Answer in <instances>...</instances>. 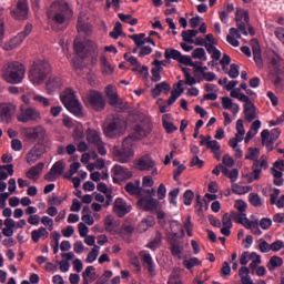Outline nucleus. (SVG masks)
I'll list each match as a JSON object with an SVG mask.
<instances>
[{"label":"nucleus","mask_w":284,"mask_h":284,"mask_svg":"<svg viewBox=\"0 0 284 284\" xmlns=\"http://www.w3.org/2000/svg\"><path fill=\"white\" fill-rule=\"evenodd\" d=\"M245 221H246V226L244 227L246 230H251L252 234H255V236H261V234H263V232L258 227V220L256 221L245 220Z\"/></svg>","instance_id":"obj_35"},{"label":"nucleus","mask_w":284,"mask_h":284,"mask_svg":"<svg viewBox=\"0 0 284 284\" xmlns=\"http://www.w3.org/2000/svg\"><path fill=\"white\" fill-rule=\"evenodd\" d=\"M48 236H50V233L48 232V230L43 226H41L38 230H33L31 232V239L33 241V243H39V241L41 239H43V241H45V239H48Z\"/></svg>","instance_id":"obj_27"},{"label":"nucleus","mask_w":284,"mask_h":284,"mask_svg":"<svg viewBox=\"0 0 284 284\" xmlns=\"http://www.w3.org/2000/svg\"><path fill=\"white\" fill-rule=\"evenodd\" d=\"M87 141L92 145H101V143L103 142L101 140V135L94 129L87 130Z\"/></svg>","instance_id":"obj_29"},{"label":"nucleus","mask_w":284,"mask_h":284,"mask_svg":"<svg viewBox=\"0 0 284 284\" xmlns=\"http://www.w3.org/2000/svg\"><path fill=\"white\" fill-rule=\"evenodd\" d=\"M183 199L184 205H192V201L194 200V192H192V190H186L183 194Z\"/></svg>","instance_id":"obj_58"},{"label":"nucleus","mask_w":284,"mask_h":284,"mask_svg":"<svg viewBox=\"0 0 284 284\" xmlns=\"http://www.w3.org/2000/svg\"><path fill=\"white\" fill-rule=\"evenodd\" d=\"M100 63L102 65L103 74H112V72H114L112 64H110V62L108 61V58H105V55L100 57Z\"/></svg>","instance_id":"obj_37"},{"label":"nucleus","mask_w":284,"mask_h":284,"mask_svg":"<svg viewBox=\"0 0 284 284\" xmlns=\"http://www.w3.org/2000/svg\"><path fill=\"white\" fill-rule=\"evenodd\" d=\"M223 174L230 179L231 183H236V181H239V169H223Z\"/></svg>","instance_id":"obj_40"},{"label":"nucleus","mask_w":284,"mask_h":284,"mask_svg":"<svg viewBox=\"0 0 284 284\" xmlns=\"http://www.w3.org/2000/svg\"><path fill=\"white\" fill-rule=\"evenodd\" d=\"M99 250H101V247L98 245H94L91 252H89L85 258V263H94V261H97V258L99 257Z\"/></svg>","instance_id":"obj_46"},{"label":"nucleus","mask_w":284,"mask_h":284,"mask_svg":"<svg viewBox=\"0 0 284 284\" xmlns=\"http://www.w3.org/2000/svg\"><path fill=\"white\" fill-rule=\"evenodd\" d=\"M28 0H18L16 18L19 19V21H26V19H28Z\"/></svg>","instance_id":"obj_21"},{"label":"nucleus","mask_w":284,"mask_h":284,"mask_svg":"<svg viewBox=\"0 0 284 284\" xmlns=\"http://www.w3.org/2000/svg\"><path fill=\"white\" fill-rule=\"evenodd\" d=\"M178 63H182V65H189L190 68H194V62L192 61V58H190V55H183V53H181Z\"/></svg>","instance_id":"obj_57"},{"label":"nucleus","mask_w":284,"mask_h":284,"mask_svg":"<svg viewBox=\"0 0 284 284\" xmlns=\"http://www.w3.org/2000/svg\"><path fill=\"white\" fill-rule=\"evenodd\" d=\"M77 29H78V32H88L90 30V24L83 21V18L79 17Z\"/></svg>","instance_id":"obj_53"},{"label":"nucleus","mask_w":284,"mask_h":284,"mask_svg":"<svg viewBox=\"0 0 284 284\" xmlns=\"http://www.w3.org/2000/svg\"><path fill=\"white\" fill-rule=\"evenodd\" d=\"M12 114H14V105L2 103L0 104V119L8 123L12 119Z\"/></svg>","instance_id":"obj_23"},{"label":"nucleus","mask_w":284,"mask_h":284,"mask_svg":"<svg viewBox=\"0 0 284 284\" xmlns=\"http://www.w3.org/2000/svg\"><path fill=\"white\" fill-rule=\"evenodd\" d=\"M118 17L120 21H122L123 23H129V26H136V23H139V19L132 18V16L130 14L119 13Z\"/></svg>","instance_id":"obj_43"},{"label":"nucleus","mask_w":284,"mask_h":284,"mask_svg":"<svg viewBox=\"0 0 284 284\" xmlns=\"http://www.w3.org/2000/svg\"><path fill=\"white\" fill-rule=\"evenodd\" d=\"M94 266H87V268L84 270V272L82 273V277L83 280L85 278H94L97 276V273H94ZM93 272V273H92Z\"/></svg>","instance_id":"obj_61"},{"label":"nucleus","mask_w":284,"mask_h":284,"mask_svg":"<svg viewBox=\"0 0 284 284\" xmlns=\"http://www.w3.org/2000/svg\"><path fill=\"white\" fill-rule=\"evenodd\" d=\"M240 70H241V67H239V64L233 63L231 64V69L227 72V74L231 79H237L239 74H241Z\"/></svg>","instance_id":"obj_56"},{"label":"nucleus","mask_w":284,"mask_h":284,"mask_svg":"<svg viewBox=\"0 0 284 284\" xmlns=\"http://www.w3.org/2000/svg\"><path fill=\"white\" fill-rule=\"evenodd\" d=\"M45 152V148L41 144H36L28 153L26 156V161L28 165H33V163H37L39 159L43 156Z\"/></svg>","instance_id":"obj_17"},{"label":"nucleus","mask_w":284,"mask_h":284,"mask_svg":"<svg viewBox=\"0 0 284 284\" xmlns=\"http://www.w3.org/2000/svg\"><path fill=\"white\" fill-rule=\"evenodd\" d=\"M63 88V79L59 75H51L45 82L47 94H54Z\"/></svg>","instance_id":"obj_14"},{"label":"nucleus","mask_w":284,"mask_h":284,"mask_svg":"<svg viewBox=\"0 0 284 284\" xmlns=\"http://www.w3.org/2000/svg\"><path fill=\"white\" fill-rule=\"evenodd\" d=\"M43 168H45V163L43 162H39L37 165L31 166L26 173L27 179H30L31 181H39L41 172H43Z\"/></svg>","instance_id":"obj_22"},{"label":"nucleus","mask_w":284,"mask_h":284,"mask_svg":"<svg viewBox=\"0 0 284 284\" xmlns=\"http://www.w3.org/2000/svg\"><path fill=\"white\" fill-rule=\"evenodd\" d=\"M152 65H154V68L151 70V81L153 83H159V81H161V72H163V67H161L160 60H154Z\"/></svg>","instance_id":"obj_26"},{"label":"nucleus","mask_w":284,"mask_h":284,"mask_svg":"<svg viewBox=\"0 0 284 284\" xmlns=\"http://www.w3.org/2000/svg\"><path fill=\"white\" fill-rule=\"evenodd\" d=\"M64 171H65V162H63V160L57 161L51 166V172H54L58 176H61Z\"/></svg>","instance_id":"obj_41"},{"label":"nucleus","mask_w":284,"mask_h":284,"mask_svg":"<svg viewBox=\"0 0 284 284\" xmlns=\"http://www.w3.org/2000/svg\"><path fill=\"white\" fill-rule=\"evenodd\" d=\"M283 265V258L276 255L272 256L268 261V270H276V267H281Z\"/></svg>","instance_id":"obj_48"},{"label":"nucleus","mask_w":284,"mask_h":284,"mask_svg":"<svg viewBox=\"0 0 284 284\" xmlns=\"http://www.w3.org/2000/svg\"><path fill=\"white\" fill-rule=\"evenodd\" d=\"M169 116H170L169 114H164V115L162 116V125H163V128H164V130H165V132H166L168 134H172L173 132H176V130H179V128H176V126L174 125V123L169 122V121L166 120Z\"/></svg>","instance_id":"obj_36"},{"label":"nucleus","mask_w":284,"mask_h":284,"mask_svg":"<svg viewBox=\"0 0 284 284\" xmlns=\"http://www.w3.org/2000/svg\"><path fill=\"white\" fill-rule=\"evenodd\" d=\"M231 219L232 221H234L235 223H240V225H243L244 227L247 225L246 221H250V219H247V215L245 213H239V212H232Z\"/></svg>","instance_id":"obj_34"},{"label":"nucleus","mask_w":284,"mask_h":284,"mask_svg":"<svg viewBox=\"0 0 284 284\" xmlns=\"http://www.w3.org/2000/svg\"><path fill=\"white\" fill-rule=\"evenodd\" d=\"M2 79L12 85L22 83L26 79V67L17 61L6 63L2 67Z\"/></svg>","instance_id":"obj_3"},{"label":"nucleus","mask_w":284,"mask_h":284,"mask_svg":"<svg viewBox=\"0 0 284 284\" xmlns=\"http://www.w3.org/2000/svg\"><path fill=\"white\" fill-rule=\"evenodd\" d=\"M129 39H132V41H134L138 48L145 45V33L132 34V36H129Z\"/></svg>","instance_id":"obj_45"},{"label":"nucleus","mask_w":284,"mask_h":284,"mask_svg":"<svg viewBox=\"0 0 284 284\" xmlns=\"http://www.w3.org/2000/svg\"><path fill=\"white\" fill-rule=\"evenodd\" d=\"M109 100V104L112 106V108H119V105H123V102L121 101V99L119 98V93H115L113 95H110L108 98Z\"/></svg>","instance_id":"obj_54"},{"label":"nucleus","mask_w":284,"mask_h":284,"mask_svg":"<svg viewBox=\"0 0 284 284\" xmlns=\"http://www.w3.org/2000/svg\"><path fill=\"white\" fill-rule=\"evenodd\" d=\"M193 59H203V61H207V57L205 55V49L197 48L192 52Z\"/></svg>","instance_id":"obj_55"},{"label":"nucleus","mask_w":284,"mask_h":284,"mask_svg":"<svg viewBox=\"0 0 284 284\" xmlns=\"http://www.w3.org/2000/svg\"><path fill=\"white\" fill-rule=\"evenodd\" d=\"M124 190L125 192H128V194H131V196H136V194H141V187L132 182L126 183Z\"/></svg>","instance_id":"obj_44"},{"label":"nucleus","mask_w":284,"mask_h":284,"mask_svg":"<svg viewBox=\"0 0 284 284\" xmlns=\"http://www.w3.org/2000/svg\"><path fill=\"white\" fill-rule=\"evenodd\" d=\"M170 251L172 256H175L176 258H181V254H183V246L176 242V239L170 240Z\"/></svg>","instance_id":"obj_31"},{"label":"nucleus","mask_w":284,"mask_h":284,"mask_svg":"<svg viewBox=\"0 0 284 284\" xmlns=\"http://www.w3.org/2000/svg\"><path fill=\"white\" fill-rule=\"evenodd\" d=\"M78 230H79V234L82 239H85V236H88V232H90V230L88 229V226L83 222H80L78 224Z\"/></svg>","instance_id":"obj_63"},{"label":"nucleus","mask_w":284,"mask_h":284,"mask_svg":"<svg viewBox=\"0 0 284 284\" xmlns=\"http://www.w3.org/2000/svg\"><path fill=\"white\" fill-rule=\"evenodd\" d=\"M50 71V62L45 60H38L32 64L29 71V79L33 85H41V83L48 79Z\"/></svg>","instance_id":"obj_5"},{"label":"nucleus","mask_w":284,"mask_h":284,"mask_svg":"<svg viewBox=\"0 0 284 284\" xmlns=\"http://www.w3.org/2000/svg\"><path fill=\"white\" fill-rule=\"evenodd\" d=\"M33 101H36V103H40V105H42L43 108H50V99L40 95V94H33Z\"/></svg>","instance_id":"obj_52"},{"label":"nucleus","mask_w":284,"mask_h":284,"mask_svg":"<svg viewBox=\"0 0 284 284\" xmlns=\"http://www.w3.org/2000/svg\"><path fill=\"white\" fill-rule=\"evenodd\" d=\"M182 265L185 270H192L193 267L201 265V261L197 257L184 258Z\"/></svg>","instance_id":"obj_38"},{"label":"nucleus","mask_w":284,"mask_h":284,"mask_svg":"<svg viewBox=\"0 0 284 284\" xmlns=\"http://www.w3.org/2000/svg\"><path fill=\"white\" fill-rule=\"evenodd\" d=\"M87 103L94 112H103L105 110V98L99 91H90L87 95Z\"/></svg>","instance_id":"obj_9"},{"label":"nucleus","mask_w":284,"mask_h":284,"mask_svg":"<svg viewBox=\"0 0 284 284\" xmlns=\"http://www.w3.org/2000/svg\"><path fill=\"white\" fill-rule=\"evenodd\" d=\"M99 44L92 40L85 41V51H84V59H88V57L91 58V63H97L99 61Z\"/></svg>","instance_id":"obj_16"},{"label":"nucleus","mask_w":284,"mask_h":284,"mask_svg":"<svg viewBox=\"0 0 284 284\" xmlns=\"http://www.w3.org/2000/svg\"><path fill=\"white\" fill-rule=\"evenodd\" d=\"M262 145H265L267 152H272L274 150V142H271L270 139V130L265 129L261 132Z\"/></svg>","instance_id":"obj_32"},{"label":"nucleus","mask_w":284,"mask_h":284,"mask_svg":"<svg viewBox=\"0 0 284 284\" xmlns=\"http://www.w3.org/2000/svg\"><path fill=\"white\" fill-rule=\"evenodd\" d=\"M232 192L234 194H247V192H252V186H241L234 183L232 184Z\"/></svg>","instance_id":"obj_49"},{"label":"nucleus","mask_w":284,"mask_h":284,"mask_svg":"<svg viewBox=\"0 0 284 284\" xmlns=\"http://www.w3.org/2000/svg\"><path fill=\"white\" fill-rule=\"evenodd\" d=\"M112 173H113V183H119V181H128L129 179H132V171L119 164H115L112 168Z\"/></svg>","instance_id":"obj_13"},{"label":"nucleus","mask_w":284,"mask_h":284,"mask_svg":"<svg viewBox=\"0 0 284 284\" xmlns=\"http://www.w3.org/2000/svg\"><path fill=\"white\" fill-rule=\"evenodd\" d=\"M113 154L118 163H130L134 151H132V138H125L122 142V146H114Z\"/></svg>","instance_id":"obj_7"},{"label":"nucleus","mask_w":284,"mask_h":284,"mask_svg":"<svg viewBox=\"0 0 284 284\" xmlns=\"http://www.w3.org/2000/svg\"><path fill=\"white\" fill-rule=\"evenodd\" d=\"M253 59L257 68H263V58L261 55V49L258 47L253 48Z\"/></svg>","instance_id":"obj_50"},{"label":"nucleus","mask_w":284,"mask_h":284,"mask_svg":"<svg viewBox=\"0 0 284 284\" xmlns=\"http://www.w3.org/2000/svg\"><path fill=\"white\" fill-rule=\"evenodd\" d=\"M248 201L253 207H261L263 205V201H261V196L256 193H250L248 194Z\"/></svg>","instance_id":"obj_51"},{"label":"nucleus","mask_w":284,"mask_h":284,"mask_svg":"<svg viewBox=\"0 0 284 284\" xmlns=\"http://www.w3.org/2000/svg\"><path fill=\"white\" fill-rule=\"evenodd\" d=\"M103 132L108 139H119L125 132V121L116 115H110L103 124Z\"/></svg>","instance_id":"obj_4"},{"label":"nucleus","mask_w":284,"mask_h":284,"mask_svg":"<svg viewBox=\"0 0 284 284\" xmlns=\"http://www.w3.org/2000/svg\"><path fill=\"white\" fill-rule=\"evenodd\" d=\"M235 23L237 30H240L244 37H247V34L254 37V34H256L254 27L250 23V12L247 10L241 8L236 9Z\"/></svg>","instance_id":"obj_6"},{"label":"nucleus","mask_w":284,"mask_h":284,"mask_svg":"<svg viewBox=\"0 0 284 284\" xmlns=\"http://www.w3.org/2000/svg\"><path fill=\"white\" fill-rule=\"evenodd\" d=\"M130 264L133 265L135 272H141V262L139 261V256L133 255L130 257Z\"/></svg>","instance_id":"obj_64"},{"label":"nucleus","mask_w":284,"mask_h":284,"mask_svg":"<svg viewBox=\"0 0 284 284\" xmlns=\"http://www.w3.org/2000/svg\"><path fill=\"white\" fill-rule=\"evenodd\" d=\"M32 32V24L28 23L24 27V30L18 33L13 39L10 41V48L11 50H14V48H19L21 43L26 40V37H28Z\"/></svg>","instance_id":"obj_19"},{"label":"nucleus","mask_w":284,"mask_h":284,"mask_svg":"<svg viewBox=\"0 0 284 284\" xmlns=\"http://www.w3.org/2000/svg\"><path fill=\"white\" fill-rule=\"evenodd\" d=\"M74 50L77 52V54H79L80 57H84L85 54V42H75L74 43Z\"/></svg>","instance_id":"obj_62"},{"label":"nucleus","mask_w":284,"mask_h":284,"mask_svg":"<svg viewBox=\"0 0 284 284\" xmlns=\"http://www.w3.org/2000/svg\"><path fill=\"white\" fill-rule=\"evenodd\" d=\"M155 165L156 162L154 161V159H152V155L150 154H144L135 161V168L140 172H150L151 170H154Z\"/></svg>","instance_id":"obj_11"},{"label":"nucleus","mask_w":284,"mask_h":284,"mask_svg":"<svg viewBox=\"0 0 284 284\" xmlns=\"http://www.w3.org/2000/svg\"><path fill=\"white\" fill-rule=\"evenodd\" d=\"M278 136H281V129L276 128L271 130V133L268 135V141L271 143H276V141L278 140Z\"/></svg>","instance_id":"obj_60"},{"label":"nucleus","mask_w":284,"mask_h":284,"mask_svg":"<svg viewBox=\"0 0 284 284\" xmlns=\"http://www.w3.org/2000/svg\"><path fill=\"white\" fill-rule=\"evenodd\" d=\"M104 227L105 232L112 233L114 229L116 227V222H114V216L112 215H106L104 219Z\"/></svg>","instance_id":"obj_42"},{"label":"nucleus","mask_w":284,"mask_h":284,"mask_svg":"<svg viewBox=\"0 0 284 284\" xmlns=\"http://www.w3.org/2000/svg\"><path fill=\"white\" fill-rule=\"evenodd\" d=\"M138 206L140 210H144V212H152L156 207V200L152 196H143L138 201Z\"/></svg>","instance_id":"obj_20"},{"label":"nucleus","mask_w":284,"mask_h":284,"mask_svg":"<svg viewBox=\"0 0 284 284\" xmlns=\"http://www.w3.org/2000/svg\"><path fill=\"white\" fill-rule=\"evenodd\" d=\"M181 51L176 50V49H166L164 52V57L165 59H168V61H170V59H173V61H178L181 59Z\"/></svg>","instance_id":"obj_39"},{"label":"nucleus","mask_w":284,"mask_h":284,"mask_svg":"<svg viewBox=\"0 0 284 284\" xmlns=\"http://www.w3.org/2000/svg\"><path fill=\"white\" fill-rule=\"evenodd\" d=\"M27 139L30 141H39V143H43L45 141V136H48L45 129L41 125L36 128L28 129L26 132Z\"/></svg>","instance_id":"obj_15"},{"label":"nucleus","mask_w":284,"mask_h":284,"mask_svg":"<svg viewBox=\"0 0 284 284\" xmlns=\"http://www.w3.org/2000/svg\"><path fill=\"white\" fill-rule=\"evenodd\" d=\"M41 112L33 106L20 105V114L17 116L19 123H30V121H39Z\"/></svg>","instance_id":"obj_8"},{"label":"nucleus","mask_w":284,"mask_h":284,"mask_svg":"<svg viewBox=\"0 0 284 284\" xmlns=\"http://www.w3.org/2000/svg\"><path fill=\"white\" fill-rule=\"evenodd\" d=\"M139 256L144 270H146L151 276H155L156 264L154 263V258H152L150 251L142 250L139 252Z\"/></svg>","instance_id":"obj_10"},{"label":"nucleus","mask_w":284,"mask_h":284,"mask_svg":"<svg viewBox=\"0 0 284 284\" xmlns=\"http://www.w3.org/2000/svg\"><path fill=\"white\" fill-rule=\"evenodd\" d=\"M113 212L119 216V219H123L125 214H130V212H132V206L128 205L125 200L122 197H118L113 205Z\"/></svg>","instance_id":"obj_18"},{"label":"nucleus","mask_w":284,"mask_h":284,"mask_svg":"<svg viewBox=\"0 0 284 284\" xmlns=\"http://www.w3.org/2000/svg\"><path fill=\"white\" fill-rule=\"evenodd\" d=\"M72 9L65 1H54L47 10L49 23L61 26L72 19Z\"/></svg>","instance_id":"obj_1"},{"label":"nucleus","mask_w":284,"mask_h":284,"mask_svg":"<svg viewBox=\"0 0 284 284\" xmlns=\"http://www.w3.org/2000/svg\"><path fill=\"white\" fill-rule=\"evenodd\" d=\"M170 90H171L170 83L164 81L155 84V88L151 90V93L153 99H156L162 92H164V94H170Z\"/></svg>","instance_id":"obj_25"},{"label":"nucleus","mask_w":284,"mask_h":284,"mask_svg":"<svg viewBox=\"0 0 284 284\" xmlns=\"http://www.w3.org/2000/svg\"><path fill=\"white\" fill-rule=\"evenodd\" d=\"M182 72H184L186 85H196V83H201V80L196 81V79H194L192 74H190V69L183 68Z\"/></svg>","instance_id":"obj_47"},{"label":"nucleus","mask_w":284,"mask_h":284,"mask_svg":"<svg viewBox=\"0 0 284 284\" xmlns=\"http://www.w3.org/2000/svg\"><path fill=\"white\" fill-rule=\"evenodd\" d=\"M64 108H67V110H69V112H71V114H73L78 119H81L83 116V106L81 105V102H79V100L65 104Z\"/></svg>","instance_id":"obj_24"},{"label":"nucleus","mask_w":284,"mask_h":284,"mask_svg":"<svg viewBox=\"0 0 284 284\" xmlns=\"http://www.w3.org/2000/svg\"><path fill=\"white\" fill-rule=\"evenodd\" d=\"M60 101L63 103V105H68L74 101H78L77 95L74 94V90L65 89L60 95Z\"/></svg>","instance_id":"obj_28"},{"label":"nucleus","mask_w":284,"mask_h":284,"mask_svg":"<svg viewBox=\"0 0 284 284\" xmlns=\"http://www.w3.org/2000/svg\"><path fill=\"white\" fill-rule=\"evenodd\" d=\"M235 210L241 214H245V210H247V203L243 200H237L234 204Z\"/></svg>","instance_id":"obj_59"},{"label":"nucleus","mask_w":284,"mask_h":284,"mask_svg":"<svg viewBox=\"0 0 284 284\" xmlns=\"http://www.w3.org/2000/svg\"><path fill=\"white\" fill-rule=\"evenodd\" d=\"M150 132H152L150 122L141 121L133 128V139H135V141H141V139H145Z\"/></svg>","instance_id":"obj_12"},{"label":"nucleus","mask_w":284,"mask_h":284,"mask_svg":"<svg viewBox=\"0 0 284 284\" xmlns=\"http://www.w3.org/2000/svg\"><path fill=\"white\" fill-rule=\"evenodd\" d=\"M244 116L248 123H252L256 119V105L254 103L244 104Z\"/></svg>","instance_id":"obj_30"},{"label":"nucleus","mask_w":284,"mask_h":284,"mask_svg":"<svg viewBox=\"0 0 284 284\" xmlns=\"http://www.w3.org/2000/svg\"><path fill=\"white\" fill-rule=\"evenodd\" d=\"M163 241V235L161 234V232H156L155 233V237L153 241L149 242L145 247H148V250H152V252H156L159 245H161Z\"/></svg>","instance_id":"obj_33"},{"label":"nucleus","mask_w":284,"mask_h":284,"mask_svg":"<svg viewBox=\"0 0 284 284\" xmlns=\"http://www.w3.org/2000/svg\"><path fill=\"white\" fill-rule=\"evenodd\" d=\"M258 154H261V151L258 149L248 148V154L245 155L246 161H253V171L252 173L246 175L248 183H253V181H258V179H261V173L263 172V170H267V168H270L266 159L261 158V160H258Z\"/></svg>","instance_id":"obj_2"}]
</instances>
